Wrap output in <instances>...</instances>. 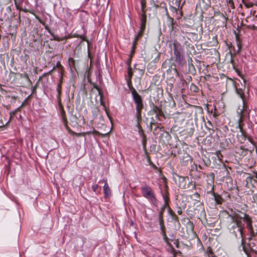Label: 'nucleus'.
<instances>
[{"label":"nucleus","instance_id":"1","mask_svg":"<svg viewBox=\"0 0 257 257\" xmlns=\"http://www.w3.org/2000/svg\"><path fill=\"white\" fill-rule=\"evenodd\" d=\"M141 193L143 196L148 200L154 206L157 207L158 201L156 198L155 193L153 189L147 184L142 185L141 187Z\"/></svg>","mask_w":257,"mask_h":257},{"label":"nucleus","instance_id":"2","mask_svg":"<svg viewBox=\"0 0 257 257\" xmlns=\"http://www.w3.org/2000/svg\"><path fill=\"white\" fill-rule=\"evenodd\" d=\"M133 99L136 105V117L138 120H142V110L144 107L143 100L141 96L138 93L134 88H130Z\"/></svg>","mask_w":257,"mask_h":257},{"label":"nucleus","instance_id":"3","mask_svg":"<svg viewBox=\"0 0 257 257\" xmlns=\"http://www.w3.org/2000/svg\"><path fill=\"white\" fill-rule=\"evenodd\" d=\"M173 53L175 56V60L180 63L183 59V48L181 44L175 40L173 42Z\"/></svg>","mask_w":257,"mask_h":257},{"label":"nucleus","instance_id":"4","mask_svg":"<svg viewBox=\"0 0 257 257\" xmlns=\"http://www.w3.org/2000/svg\"><path fill=\"white\" fill-rule=\"evenodd\" d=\"M141 21L140 30L139 32V36H142L146 29V25L147 23V15L146 13H142L140 17Z\"/></svg>","mask_w":257,"mask_h":257},{"label":"nucleus","instance_id":"5","mask_svg":"<svg viewBox=\"0 0 257 257\" xmlns=\"http://www.w3.org/2000/svg\"><path fill=\"white\" fill-rule=\"evenodd\" d=\"M149 113L151 114H154V113H156V117L157 118H159V116L163 115V112L162 110V109L157 105H155L154 103H152V109L150 111Z\"/></svg>","mask_w":257,"mask_h":257},{"label":"nucleus","instance_id":"6","mask_svg":"<svg viewBox=\"0 0 257 257\" xmlns=\"http://www.w3.org/2000/svg\"><path fill=\"white\" fill-rule=\"evenodd\" d=\"M250 236L254 237L257 235V224L251 225L247 228Z\"/></svg>","mask_w":257,"mask_h":257},{"label":"nucleus","instance_id":"7","mask_svg":"<svg viewBox=\"0 0 257 257\" xmlns=\"http://www.w3.org/2000/svg\"><path fill=\"white\" fill-rule=\"evenodd\" d=\"M240 219L241 218H239L236 215L234 219V221L232 222L235 223V226L237 227L238 231L240 232L241 235L242 236L243 228L241 226Z\"/></svg>","mask_w":257,"mask_h":257},{"label":"nucleus","instance_id":"8","mask_svg":"<svg viewBox=\"0 0 257 257\" xmlns=\"http://www.w3.org/2000/svg\"><path fill=\"white\" fill-rule=\"evenodd\" d=\"M62 78L60 79L59 83L57 86V91L58 93L57 97L60 102L61 101V89H62Z\"/></svg>","mask_w":257,"mask_h":257},{"label":"nucleus","instance_id":"9","mask_svg":"<svg viewBox=\"0 0 257 257\" xmlns=\"http://www.w3.org/2000/svg\"><path fill=\"white\" fill-rule=\"evenodd\" d=\"M131 58L130 59V62L128 63V71H127V83L128 85H130V83H131V79L132 78V76L133 75V73L132 72V67L131 66Z\"/></svg>","mask_w":257,"mask_h":257},{"label":"nucleus","instance_id":"10","mask_svg":"<svg viewBox=\"0 0 257 257\" xmlns=\"http://www.w3.org/2000/svg\"><path fill=\"white\" fill-rule=\"evenodd\" d=\"M243 220L246 224L247 229L251 225H252L251 219L248 215L244 214V216L243 218Z\"/></svg>","mask_w":257,"mask_h":257},{"label":"nucleus","instance_id":"11","mask_svg":"<svg viewBox=\"0 0 257 257\" xmlns=\"http://www.w3.org/2000/svg\"><path fill=\"white\" fill-rule=\"evenodd\" d=\"M169 192L168 191V187L166 186L165 192L164 193H162V195L163 197V198L164 199V202H169L170 198L169 196Z\"/></svg>","mask_w":257,"mask_h":257},{"label":"nucleus","instance_id":"12","mask_svg":"<svg viewBox=\"0 0 257 257\" xmlns=\"http://www.w3.org/2000/svg\"><path fill=\"white\" fill-rule=\"evenodd\" d=\"M213 195L216 202L218 204H221L223 201L222 197L217 194H215L214 192H213Z\"/></svg>","mask_w":257,"mask_h":257},{"label":"nucleus","instance_id":"13","mask_svg":"<svg viewBox=\"0 0 257 257\" xmlns=\"http://www.w3.org/2000/svg\"><path fill=\"white\" fill-rule=\"evenodd\" d=\"M103 190L105 196H108L110 194V190L109 188L107 183L106 182V181H105V184L103 186Z\"/></svg>","mask_w":257,"mask_h":257},{"label":"nucleus","instance_id":"14","mask_svg":"<svg viewBox=\"0 0 257 257\" xmlns=\"http://www.w3.org/2000/svg\"><path fill=\"white\" fill-rule=\"evenodd\" d=\"M226 212L231 218V221H234L235 216L237 215L235 211H233L232 209L230 211H227Z\"/></svg>","mask_w":257,"mask_h":257},{"label":"nucleus","instance_id":"15","mask_svg":"<svg viewBox=\"0 0 257 257\" xmlns=\"http://www.w3.org/2000/svg\"><path fill=\"white\" fill-rule=\"evenodd\" d=\"M141 12L142 13H146V10L145 9L146 7V0H141Z\"/></svg>","mask_w":257,"mask_h":257},{"label":"nucleus","instance_id":"16","mask_svg":"<svg viewBox=\"0 0 257 257\" xmlns=\"http://www.w3.org/2000/svg\"><path fill=\"white\" fill-rule=\"evenodd\" d=\"M242 2H243V4L244 5V6L247 8H251L253 6V3H252L251 2H247L244 0H243Z\"/></svg>","mask_w":257,"mask_h":257},{"label":"nucleus","instance_id":"17","mask_svg":"<svg viewBox=\"0 0 257 257\" xmlns=\"http://www.w3.org/2000/svg\"><path fill=\"white\" fill-rule=\"evenodd\" d=\"M238 94L239 95L240 97L241 98V99L242 100L243 104V109L244 110L245 109V101H244V94L242 92H238Z\"/></svg>","mask_w":257,"mask_h":257},{"label":"nucleus","instance_id":"18","mask_svg":"<svg viewBox=\"0 0 257 257\" xmlns=\"http://www.w3.org/2000/svg\"><path fill=\"white\" fill-rule=\"evenodd\" d=\"M164 211L163 210H160L159 214V221L160 222H163V214Z\"/></svg>","mask_w":257,"mask_h":257},{"label":"nucleus","instance_id":"19","mask_svg":"<svg viewBox=\"0 0 257 257\" xmlns=\"http://www.w3.org/2000/svg\"><path fill=\"white\" fill-rule=\"evenodd\" d=\"M168 208L169 209H171L169 205V202H164L163 206L161 207V210H163L165 212V208Z\"/></svg>","mask_w":257,"mask_h":257},{"label":"nucleus","instance_id":"20","mask_svg":"<svg viewBox=\"0 0 257 257\" xmlns=\"http://www.w3.org/2000/svg\"><path fill=\"white\" fill-rule=\"evenodd\" d=\"M92 189L95 192H98L100 190L101 188L97 184L92 185Z\"/></svg>","mask_w":257,"mask_h":257},{"label":"nucleus","instance_id":"21","mask_svg":"<svg viewBox=\"0 0 257 257\" xmlns=\"http://www.w3.org/2000/svg\"><path fill=\"white\" fill-rule=\"evenodd\" d=\"M68 63L70 66H75V60L72 58H69L68 59Z\"/></svg>","mask_w":257,"mask_h":257},{"label":"nucleus","instance_id":"22","mask_svg":"<svg viewBox=\"0 0 257 257\" xmlns=\"http://www.w3.org/2000/svg\"><path fill=\"white\" fill-rule=\"evenodd\" d=\"M160 226V229L162 231L165 230V226L164 224V222H159Z\"/></svg>","mask_w":257,"mask_h":257},{"label":"nucleus","instance_id":"23","mask_svg":"<svg viewBox=\"0 0 257 257\" xmlns=\"http://www.w3.org/2000/svg\"><path fill=\"white\" fill-rule=\"evenodd\" d=\"M141 36H139V34H138V35L135 38V39L133 42V45H135V46H136L137 45V41H138V39L140 37H141Z\"/></svg>","mask_w":257,"mask_h":257},{"label":"nucleus","instance_id":"24","mask_svg":"<svg viewBox=\"0 0 257 257\" xmlns=\"http://www.w3.org/2000/svg\"><path fill=\"white\" fill-rule=\"evenodd\" d=\"M207 252L210 254L209 255H214L213 254V250L212 249V248L210 247H208L207 248Z\"/></svg>","mask_w":257,"mask_h":257},{"label":"nucleus","instance_id":"25","mask_svg":"<svg viewBox=\"0 0 257 257\" xmlns=\"http://www.w3.org/2000/svg\"><path fill=\"white\" fill-rule=\"evenodd\" d=\"M137 126L138 128V130H141V128H142V126H141V124L140 123V122L141 121V120H138V119L137 118Z\"/></svg>","mask_w":257,"mask_h":257},{"label":"nucleus","instance_id":"26","mask_svg":"<svg viewBox=\"0 0 257 257\" xmlns=\"http://www.w3.org/2000/svg\"><path fill=\"white\" fill-rule=\"evenodd\" d=\"M139 132L140 135H142L144 137V138H146V136L143 132V130L142 127L141 128V130H139Z\"/></svg>","mask_w":257,"mask_h":257},{"label":"nucleus","instance_id":"27","mask_svg":"<svg viewBox=\"0 0 257 257\" xmlns=\"http://www.w3.org/2000/svg\"><path fill=\"white\" fill-rule=\"evenodd\" d=\"M162 235H163V236L164 238L165 239L167 238V235H166V233L165 230V231H162Z\"/></svg>","mask_w":257,"mask_h":257},{"label":"nucleus","instance_id":"28","mask_svg":"<svg viewBox=\"0 0 257 257\" xmlns=\"http://www.w3.org/2000/svg\"><path fill=\"white\" fill-rule=\"evenodd\" d=\"M136 46L133 45L132 46V55L135 53V50L136 49Z\"/></svg>","mask_w":257,"mask_h":257},{"label":"nucleus","instance_id":"29","mask_svg":"<svg viewBox=\"0 0 257 257\" xmlns=\"http://www.w3.org/2000/svg\"><path fill=\"white\" fill-rule=\"evenodd\" d=\"M61 113H62V115L63 116V119H64V117H65V111L64 110V109H63L61 111Z\"/></svg>","mask_w":257,"mask_h":257},{"label":"nucleus","instance_id":"30","mask_svg":"<svg viewBox=\"0 0 257 257\" xmlns=\"http://www.w3.org/2000/svg\"><path fill=\"white\" fill-rule=\"evenodd\" d=\"M4 122H3L2 120H1L0 119V127H3V126H4Z\"/></svg>","mask_w":257,"mask_h":257},{"label":"nucleus","instance_id":"31","mask_svg":"<svg viewBox=\"0 0 257 257\" xmlns=\"http://www.w3.org/2000/svg\"><path fill=\"white\" fill-rule=\"evenodd\" d=\"M213 115V116L216 117L219 115V113L218 112L217 113L216 112H214Z\"/></svg>","mask_w":257,"mask_h":257},{"label":"nucleus","instance_id":"32","mask_svg":"<svg viewBox=\"0 0 257 257\" xmlns=\"http://www.w3.org/2000/svg\"><path fill=\"white\" fill-rule=\"evenodd\" d=\"M57 66L59 68H60V69H62V65L60 64V63H57Z\"/></svg>","mask_w":257,"mask_h":257},{"label":"nucleus","instance_id":"33","mask_svg":"<svg viewBox=\"0 0 257 257\" xmlns=\"http://www.w3.org/2000/svg\"><path fill=\"white\" fill-rule=\"evenodd\" d=\"M24 76H25V77L27 79H28V80H29V77H28V74H25L24 75Z\"/></svg>","mask_w":257,"mask_h":257},{"label":"nucleus","instance_id":"34","mask_svg":"<svg viewBox=\"0 0 257 257\" xmlns=\"http://www.w3.org/2000/svg\"><path fill=\"white\" fill-rule=\"evenodd\" d=\"M208 257H217L215 255H208Z\"/></svg>","mask_w":257,"mask_h":257},{"label":"nucleus","instance_id":"35","mask_svg":"<svg viewBox=\"0 0 257 257\" xmlns=\"http://www.w3.org/2000/svg\"><path fill=\"white\" fill-rule=\"evenodd\" d=\"M239 128H240V131H241L242 127H241V126L240 123H239Z\"/></svg>","mask_w":257,"mask_h":257},{"label":"nucleus","instance_id":"36","mask_svg":"<svg viewBox=\"0 0 257 257\" xmlns=\"http://www.w3.org/2000/svg\"><path fill=\"white\" fill-rule=\"evenodd\" d=\"M146 141L144 139V141H143V145H144V146H145V144H146Z\"/></svg>","mask_w":257,"mask_h":257},{"label":"nucleus","instance_id":"37","mask_svg":"<svg viewBox=\"0 0 257 257\" xmlns=\"http://www.w3.org/2000/svg\"><path fill=\"white\" fill-rule=\"evenodd\" d=\"M254 177L257 179V172H256L254 175Z\"/></svg>","mask_w":257,"mask_h":257},{"label":"nucleus","instance_id":"38","mask_svg":"<svg viewBox=\"0 0 257 257\" xmlns=\"http://www.w3.org/2000/svg\"><path fill=\"white\" fill-rule=\"evenodd\" d=\"M238 47H239V50H240L241 49V46L239 44H238Z\"/></svg>","mask_w":257,"mask_h":257},{"label":"nucleus","instance_id":"39","mask_svg":"<svg viewBox=\"0 0 257 257\" xmlns=\"http://www.w3.org/2000/svg\"><path fill=\"white\" fill-rule=\"evenodd\" d=\"M172 257H176V254H174Z\"/></svg>","mask_w":257,"mask_h":257},{"label":"nucleus","instance_id":"40","mask_svg":"<svg viewBox=\"0 0 257 257\" xmlns=\"http://www.w3.org/2000/svg\"><path fill=\"white\" fill-rule=\"evenodd\" d=\"M241 119H242V118H241V117L240 118V121H241Z\"/></svg>","mask_w":257,"mask_h":257}]
</instances>
